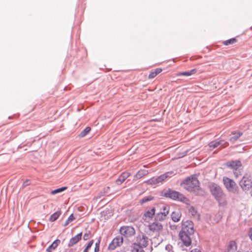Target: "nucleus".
Instances as JSON below:
<instances>
[{"label": "nucleus", "mask_w": 252, "mask_h": 252, "mask_svg": "<svg viewBox=\"0 0 252 252\" xmlns=\"http://www.w3.org/2000/svg\"><path fill=\"white\" fill-rule=\"evenodd\" d=\"M210 189L212 195L220 205L224 206L226 204L225 194L219 185L212 183L210 186Z\"/></svg>", "instance_id": "1"}, {"label": "nucleus", "mask_w": 252, "mask_h": 252, "mask_svg": "<svg viewBox=\"0 0 252 252\" xmlns=\"http://www.w3.org/2000/svg\"><path fill=\"white\" fill-rule=\"evenodd\" d=\"M183 184L186 189L192 191L199 187V183L195 177H191L186 179Z\"/></svg>", "instance_id": "2"}, {"label": "nucleus", "mask_w": 252, "mask_h": 252, "mask_svg": "<svg viewBox=\"0 0 252 252\" xmlns=\"http://www.w3.org/2000/svg\"><path fill=\"white\" fill-rule=\"evenodd\" d=\"M222 181L226 189L232 193H236L238 191V187L236 183L232 179L227 177H224Z\"/></svg>", "instance_id": "3"}, {"label": "nucleus", "mask_w": 252, "mask_h": 252, "mask_svg": "<svg viewBox=\"0 0 252 252\" xmlns=\"http://www.w3.org/2000/svg\"><path fill=\"white\" fill-rule=\"evenodd\" d=\"M240 185L243 190L252 191V177L244 176L240 182Z\"/></svg>", "instance_id": "4"}, {"label": "nucleus", "mask_w": 252, "mask_h": 252, "mask_svg": "<svg viewBox=\"0 0 252 252\" xmlns=\"http://www.w3.org/2000/svg\"><path fill=\"white\" fill-rule=\"evenodd\" d=\"M165 196L174 200H178L185 202L188 201L187 198L183 194L174 190H169L165 193Z\"/></svg>", "instance_id": "5"}, {"label": "nucleus", "mask_w": 252, "mask_h": 252, "mask_svg": "<svg viewBox=\"0 0 252 252\" xmlns=\"http://www.w3.org/2000/svg\"><path fill=\"white\" fill-rule=\"evenodd\" d=\"M120 232L121 235L126 237H130L135 234V231L132 226H124L120 228Z\"/></svg>", "instance_id": "6"}, {"label": "nucleus", "mask_w": 252, "mask_h": 252, "mask_svg": "<svg viewBox=\"0 0 252 252\" xmlns=\"http://www.w3.org/2000/svg\"><path fill=\"white\" fill-rule=\"evenodd\" d=\"M172 173L167 172L159 176L157 178H153L149 180L147 182L151 185H156L158 184L159 183H161L162 181L165 180L168 177L171 176Z\"/></svg>", "instance_id": "7"}, {"label": "nucleus", "mask_w": 252, "mask_h": 252, "mask_svg": "<svg viewBox=\"0 0 252 252\" xmlns=\"http://www.w3.org/2000/svg\"><path fill=\"white\" fill-rule=\"evenodd\" d=\"M184 233L189 235L193 234L194 233L193 224L191 221L187 220L182 224V230Z\"/></svg>", "instance_id": "8"}, {"label": "nucleus", "mask_w": 252, "mask_h": 252, "mask_svg": "<svg viewBox=\"0 0 252 252\" xmlns=\"http://www.w3.org/2000/svg\"><path fill=\"white\" fill-rule=\"evenodd\" d=\"M123 243V238L121 236H117L114 238L111 243L109 245L108 249L113 250L117 247L120 246Z\"/></svg>", "instance_id": "9"}, {"label": "nucleus", "mask_w": 252, "mask_h": 252, "mask_svg": "<svg viewBox=\"0 0 252 252\" xmlns=\"http://www.w3.org/2000/svg\"><path fill=\"white\" fill-rule=\"evenodd\" d=\"M225 165L229 168H231L233 171H237L242 167V163L240 160H232L228 161L225 163Z\"/></svg>", "instance_id": "10"}, {"label": "nucleus", "mask_w": 252, "mask_h": 252, "mask_svg": "<svg viewBox=\"0 0 252 252\" xmlns=\"http://www.w3.org/2000/svg\"><path fill=\"white\" fill-rule=\"evenodd\" d=\"M189 234L180 231L179 233V237L184 246L186 247L189 246L191 244V240L189 237Z\"/></svg>", "instance_id": "11"}, {"label": "nucleus", "mask_w": 252, "mask_h": 252, "mask_svg": "<svg viewBox=\"0 0 252 252\" xmlns=\"http://www.w3.org/2000/svg\"><path fill=\"white\" fill-rule=\"evenodd\" d=\"M148 227L150 231L155 233L159 232L163 229L162 225L158 221H155L150 224Z\"/></svg>", "instance_id": "12"}, {"label": "nucleus", "mask_w": 252, "mask_h": 252, "mask_svg": "<svg viewBox=\"0 0 252 252\" xmlns=\"http://www.w3.org/2000/svg\"><path fill=\"white\" fill-rule=\"evenodd\" d=\"M156 213V209L155 207H152L151 209L147 210L144 215L143 219L145 221H149L151 220Z\"/></svg>", "instance_id": "13"}, {"label": "nucleus", "mask_w": 252, "mask_h": 252, "mask_svg": "<svg viewBox=\"0 0 252 252\" xmlns=\"http://www.w3.org/2000/svg\"><path fill=\"white\" fill-rule=\"evenodd\" d=\"M219 145H221V148H223L227 146L228 144L226 142H224L223 140L219 141H212L209 144V146L211 149H214L217 147Z\"/></svg>", "instance_id": "14"}, {"label": "nucleus", "mask_w": 252, "mask_h": 252, "mask_svg": "<svg viewBox=\"0 0 252 252\" xmlns=\"http://www.w3.org/2000/svg\"><path fill=\"white\" fill-rule=\"evenodd\" d=\"M138 245L142 247H146L148 244V238L144 235H139L137 238Z\"/></svg>", "instance_id": "15"}, {"label": "nucleus", "mask_w": 252, "mask_h": 252, "mask_svg": "<svg viewBox=\"0 0 252 252\" xmlns=\"http://www.w3.org/2000/svg\"><path fill=\"white\" fill-rule=\"evenodd\" d=\"M168 215V211L166 210L164 212H159L155 216V220L156 221H162L165 220Z\"/></svg>", "instance_id": "16"}, {"label": "nucleus", "mask_w": 252, "mask_h": 252, "mask_svg": "<svg viewBox=\"0 0 252 252\" xmlns=\"http://www.w3.org/2000/svg\"><path fill=\"white\" fill-rule=\"evenodd\" d=\"M130 175V173L127 172L122 173L116 180V184L118 185H121Z\"/></svg>", "instance_id": "17"}, {"label": "nucleus", "mask_w": 252, "mask_h": 252, "mask_svg": "<svg viewBox=\"0 0 252 252\" xmlns=\"http://www.w3.org/2000/svg\"><path fill=\"white\" fill-rule=\"evenodd\" d=\"M237 245L236 242L234 240L229 242L227 246V252H237Z\"/></svg>", "instance_id": "18"}, {"label": "nucleus", "mask_w": 252, "mask_h": 252, "mask_svg": "<svg viewBox=\"0 0 252 252\" xmlns=\"http://www.w3.org/2000/svg\"><path fill=\"white\" fill-rule=\"evenodd\" d=\"M82 233H80L70 239L68 244V247H72L77 243L81 239Z\"/></svg>", "instance_id": "19"}, {"label": "nucleus", "mask_w": 252, "mask_h": 252, "mask_svg": "<svg viewBox=\"0 0 252 252\" xmlns=\"http://www.w3.org/2000/svg\"><path fill=\"white\" fill-rule=\"evenodd\" d=\"M181 213L180 211L176 210L172 213L171 218L174 222H178L180 220Z\"/></svg>", "instance_id": "20"}, {"label": "nucleus", "mask_w": 252, "mask_h": 252, "mask_svg": "<svg viewBox=\"0 0 252 252\" xmlns=\"http://www.w3.org/2000/svg\"><path fill=\"white\" fill-rule=\"evenodd\" d=\"M162 69L161 68H157L155 69L152 70L148 76V78L150 79L155 78L157 75L161 73Z\"/></svg>", "instance_id": "21"}, {"label": "nucleus", "mask_w": 252, "mask_h": 252, "mask_svg": "<svg viewBox=\"0 0 252 252\" xmlns=\"http://www.w3.org/2000/svg\"><path fill=\"white\" fill-rule=\"evenodd\" d=\"M149 173V172L147 170L141 169L138 171V172L135 175L134 178L136 179H140L142 177L147 175Z\"/></svg>", "instance_id": "22"}, {"label": "nucleus", "mask_w": 252, "mask_h": 252, "mask_svg": "<svg viewBox=\"0 0 252 252\" xmlns=\"http://www.w3.org/2000/svg\"><path fill=\"white\" fill-rule=\"evenodd\" d=\"M60 243L59 239L56 240L51 245H50L46 249L47 252H51L55 250Z\"/></svg>", "instance_id": "23"}, {"label": "nucleus", "mask_w": 252, "mask_h": 252, "mask_svg": "<svg viewBox=\"0 0 252 252\" xmlns=\"http://www.w3.org/2000/svg\"><path fill=\"white\" fill-rule=\"evenodd\" d=\"M132 252H144L143 247L137 244H133L132 246Z\"/></svg>", "instance_id": "24"}, {"label": "nucleus", "mask_w": 252, "mask_h": 252, "mask_svg": "<svg viewBox=\"0 0 252 252\" xmlns=\"http://www.w3.org/2000/svg\"><path fill=\"white\" fill-rule=\"evenodd\" d=\"M196 72V69H193L189 71H186L183 72L179 73L177 74V76H190L195 74Z\"/></svg>", "instance_id": "25"}, {"label": "nucleus", "mask_w": 252, "mask_h": 252, "mask_svg": "<svg viewBox=\"0 0 252 252\" xmlns=\"http://www.w3.org/2000/svg\"><path fill=\"white\" fill-rule=\"evenodd\" d=\"M61 215V212L59 211L56 212L52 214L50 217V221L51 222L55 221Z\"/></svg>", "instance_id": "26"}, {"label": "nucleus", "mask_w": 252, "mask_h": 252, "mask_svg": "<svg viewBox=\"0 0 252 252\" xmlns=\"http://www.w3.org/2000/svg\"><path fill=\"white\" fill-rule=\"evenodd\" d=\"M91 128L90 127H86L79 134L80 137H83L85 136L90 131Z\"/></svg>", "instance_id": "27"}, {"label": "nucleus", "mask_w": 252, "mask_h": 252, "mask_svg": "<svg viewBox=\"0 0 252 252\" xmlns=\"http://www.w3.org/2000/svg\"><path fill=\"white\" fill-rule=\"evenodd\" d=\"M67 189L66 187H63L61 188L57 189H56L53 190L51 192V194L54 195L56 193H60L62 191H63Z\"/></svg>", "instance_id": "28"}, {"label": "nucleus", "mask_w": 252, "mask_h": 252, "mask_svg": "<svg viewBox=\"0 0 252 252\" xmlns=\"http://www.w3.org/2000/svg\"><path fill=\"white\" fill-rule=\"evenodd\" d=\"M237 41V39L235 38H232L230 39L227 40L223 42V44L225 45H228L230 44H233Z\"/></svg>", "instance_id": "29"}, {"label": "nucleus", "mask_w": 252, "mask_h": 252, "mask_svg": "<svg viewBox=\"0 0 252 252\" xmlns=\"http://www.w3.org/2000/svg\"><path fill=\"white\" fill-rule=\"evenodd\" d=\"M189 213L194 217H197L198 216L195 208L192 206L189 208Z\"/></svg>", "instance_id": "30"}, {"label": "nucleus", "mask_w": 252, "mask_h": 252, "mask_svg": "<svg viewBox=\"0 0 252 252\" xmlns=\"http://www.w3.org/2000/svg\"><path fill=\"white\" fill-rule=\"evenodd\" d=\"M153 199V197L152 196H147L143 198L142 199H141L140 201V203L141 204H144V203L151 201Z\"/></svg>", "instance_id": "31"}, {"label": "nucleus", "mask_w": 252, "mask_h": 252, "mask_svg": "<svg viewBox=\"0 0 252 252\" xmlns=\"http://www.w3.org/2000/svg\"><path fill=\"white\" fill-rule=\"evenodd\" d=\"M166 210L168 211V214L169 212V206L165 205L164 204H162L160 207V212H164L166 211Z\"/></svg>", "instance_id": "32"}, {"label": "nucleus", "mask_w": 252, "mask_h": 252, "mask_svg": "<svg viewBox=\"0 0 252 252\" xmlns=\"http://www.w3.org/2000/svg\"><path fill=\"white\" fill-rule=\"evenodd\" d=\"M242 135V133L239 132L237 133L235 136H232L230 138V140L232 142H234L237 139H238Z\"/></svg>", "instance_id": "33"}, {"label": "nucleus", "mask_w": 252, "mask_h": 252, "mask_svg": "<svg viewBox=\"0 0 252 252\" xmlns=\"http://www.w3.org/2000/svg\"><path fill=\"white\" fill-rule=\"evenodd\" d=\"M93 243H94L93 240H91V241H90L89 243L88 244L86 248L84 249L83 252H88L89 249L92 247Z\"/></svg>", "instance_id": "34"}, {"label": "nucleus", "mask_w": 252, "mask_h": 252, "mask_svg": "<svg viewBox=\"0 0 252 252\" xmlns=\"http://www.w3.org/2000/svg\"><path fill=\"white\" fill-rule=\"evenodd\" d=\"M165 250L168 252H175L173 250L172 246L170 244H168L166 246Z\"/></svg>", "instance_id": "35"}, {"label": "nucleus", "mask_w": 252, "mask_h": 252, "mask_svg": "<svg viewBox=\"0 0 252 252\" xmlns=\"http://www.w3.org/2000/svg\"><path fill=\"white\" fill-rule=\"evenodd\" d=\"M73 220H74V218L73 215L71 214L68 218L67 220L66 221L65 225L67 224L68 223L72 221Z\"/></svg>", "instance_id": "36"}, {"label": "nucleus", "mask_w": 252, "mask_h": 252, "mask_svg": "<svg viewBox=\"0 0 252 252\" xmlns=\"http://www.w3.org/2000/svg\"><path fill=\"white\" fill-rule=\"evenodd\" d=\"M91 235L90 232L86 233L84 235L83 239L85 240H87L91 237Z\"/></svg>", "instance_id": "37"}, {"label": "nucleus", "mask_w": 252, "mask_h": 252, "mask_svg": "<svg viewBox=\"0 0 252 252\" xmlns=\"http://www.w3.org/2000/svg\"><path fill=\"white\" fill-rule=\"evenodd\" d=\"M233 173L236 178L238 177L240 175H241V172L239 170V169L237 171H234Z\"/></svg>", "instance_id": "38"}, {"label": "nucleus", "mask_w": 252, "mask_h": 252, "mask_svg": "<svg viewBox=\"0 0 252 252\" xmlns=\"http://www.w3.org/2000/svg\"><path fill=\"white\" fill-rule=\"evenodd\" d=\"M249 235L250 239L252 240V228H251L249 232Z\"/></svg>", "instance_id": "39"}, {"label": "nucleus", "mask_w": 252, "mask_h": 252, "mask_svg": "<svg viewBox=\"0 0 252 252\" xmlns=\"http://www.w3.org/2000/svg\"><path fill=\"white\" fill-rule=\"evenodd\" d=\"M190 252H201L200 251L197 249H195L191 251Z\"/></svg>", "instance_id": "40"}, {"label": "nucleus", "mask_w": 252, "mask_h": 252, "mask_svg": "<svg viewBox=\"0 0 252 252\" xmlns=\"http://www.w3.org/2000/svg\"><path fill=\"white\" fill-rule=\"evenodd\" d=\"M98 251V247H97H97H96L95 248L94 252H97Z\"/></svg>", "instance_id": "41"}]
</instances>
